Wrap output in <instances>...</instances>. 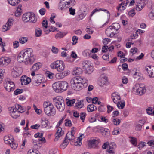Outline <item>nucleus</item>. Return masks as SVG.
<instances>
[{"label": "nucleus", "instance_id": "59", "mask_svg": "<svg viewBox=\"0 0 154 154\" xmlns=\"http://www.w3.org/2000/svg\"><path fill=\"white\" fill-rule=\"evenodd\" d=\"M78 39V38L75 36H74L72 38V40L73 42L72 43L73 45H75L77 43V40Z\"/></svg>", "mask_w": 154, "mask_h": 154}, {"label": "nucleus", "instance_id": "13", "mask_svg": "<svg viewBox=\"0 0 154 154\" xmlns=\"http://www.w3.org/2000/svg\"><path fill=\"white\" fill-rule=\"evenodd\" d=\"M100 131L103 137L106 138L109 137L110 133L108 129L101 127L100 128Z\"/></svg>", "mask_w": 154, "mask_h": 154}, {"label": "nucleus", "instance_id": "58", "mask_svg": "<svg viewBox=\"0 0 154 154\" xmlns=\"http://www.w3.org/2000/svg\"><path fill=\"white\" fill-rule=\"evenodd\" d=\"M82 82V86H86L87 85L88 80L85 78H81Z\"/></svg>", "mask_w": 154, "mask_h": 154}, {"label": "nucleus", "instance_id": "30", "mask_svg": "<svg viewBox=\"0 0 154 154\" xmlns=\"http://www.w3.org/2000/svg\"><path fill=\"white\" fill-rule=\"evenodd\" d=\"M21 1V0H8V3L13 6L18 5Z\"/></svg>", "mask_w": 154, "mask_h": 154}, {"label": "nucleus", "instance_id": "23", "mask_svg": "<svg viewBox=\"0 0 154 154\" xmlns=\"http://www.w3.org/2000/svg\"><path fill=\"white\" fill-rule=\"evenodd\" d=\"M63 0H60L58 5V8L61 10H62L66 8L68 5L64 1H63Z\"/></svg>", "mask_w": 154, "mask_h": 154}, {"label": "nucleus", "instance_id": "26", "mask_svg": "<svg viewBox=\"0 0 154 154\" xmlns=\"http://www.w3.org/2000/svg\"><path fill=\"white\" fill-rule=\"evenodd\" d=\"M29 14V18L30 19V21L31 22L35 23L37 21V19L35 17V14L33 13L28 12Z\"/></svg>", "mask_w": 154, "mask_h": 154}, {"label": "nucleus", "instance_id": "10", "mask_svg": "<svg viewBox=\"0 0 154 154\" xmlns=\"http://www.w3.org/2000/svg\"><path fill=\"white\" fill-rule=\"evenodd\" d=\"M22 72L21 68L19 67H14L11 73V75L12 77L16 78L20 76Z\"/></svg>", "mask_w": 154, "mask_h": 154}, {"label": "nucleus", "instance_id": "21", "mask_svg": "<svg viewBox=\"0 0 154 154\" xmlns=\"http://www.w3.org/2000/svg\"><path fill=\"white\" fill-rule=\"evenodd\" d=\"M83 100H78L75 103L74 107L77 109H79L84 106Z\"/></svg>", "mask_w": 154, "mask_h": 154}, {"label": "nucleus", "instance_id": "35", "mask_svg": "<svg viewBox=\"0 0 154 154\" xmlns=\"http://www.w3.org/2000/svg\"><path fill=\"white\" fill-rule=\"evenodd\" d=\"M40 67L39 63H36L34 64L32 67L31 68V70H33L34 71L38 70Z\"/></svg>", "mask_w": 154, "mask_h": 154}, {"label": "nucleus", "instance_id": "45", "mask_svg": "<svg viewBox=\"0 0 154 154\" xmlns=\"http://www.w3.org/2000/svg\"><path fill=\"white\" fill-rule=\"evenodd\" d=\"M68 143V142L67 141L66 139H65L63 143L60 145V147L61 149H64L67 146Z\"/></svg>", "mask_w": 154, "mask_h": 154}, {"label": "nucleus", "instance_id": "17", "mask_svg": "<svg viewBox=\"0 0 154 154\" xmlns=\"http://www.w3.org/2000/svg\"><path fill=\"white\" fill-rule=\"evenodd\" d=\"M144 6L143 2L140 0L136 2V7L135 8L137 11H141Z\"/></svg>", "mask_w": 154, "mask_h": 154}, {"label": "nucleus", "instance_id": "44", "mask_svg": "<svg viewBox=\"0 0 154 154\" xmlns=\"http://www.w3.org/2000/svg\"><path fill=\"white\" fill-rule=\"evenodd\" d=\"M68 5H71L73 6L75 4V0H63Z\"/></svg>", "mask_w": 154, "mask_h": 154}, {"label": "nucleus", "instance_id": "24", "mask_svg": "<svg viewBox=\"0 0 154 154\" xmlns=\"http://www.w3.org/2000/svg\"><path fill=\"white\" fill-rule=\"evenodd\" d=\"M5 142L6 144H11L13 142L14 138L11 135L5 136L4 137Z\"/></svg>", "mask_w": 154, "mask_h": 154}, {"label": "nucleus", "instance_id": "53", "mask_svg": "<svg viewBox=\"0 0 154 154\" xmlns=\"http://www.w3.org/2000/svg\"><path fill=\"white\" fill-rule=\"evenodd\" d=\"M112 121L114 124L116 125H119L121 122V120L117 118L114 119Z\"/></svg>", "mask_w": 154, "mask_h": 154}, {"label": "nucleus", "instance_id": "50", "mask_svg": "<svg viewBox=\"0 0 154 154\" xmlns=\"http://www.w3.org/2000/svg\"><path fill=\"white\" fill-rule=\"evenodd\" d=\"M64 134V132H61V133H58L55 134L56 137L54 140L55 141H57L59 138L62 135Z\"/></svg>", "mask_w": 154, "mask_h": 154}, {"label": "nucleus", "instance_id": "47", "mask_svg": "<svg viewBox=\"0 0 154 154\" xmlns=\"http://www.w3.org/2000/svg\"><path fill=\"white\" fill-rule=\"evenodd\" d=\"M109 148L110 149L114 150L116 147V143L114 142H112L109 144Z\"/></svg>", "mask_w": 154, "mask_h": 154}, {"label": "nucleus", "instance_id": "3", "mask_svg": "<svg viewBox=\"0 0 154 154\" xmlns=\"http://www.w3.org/2000/svg\"><path fill=\"white\" fill-rule=\"evenodd\" d=\"M120 28L118 23H114L107 28L106 30L105 33L108 36L112 37L116 34L117 31Z\"/></svg>", "mask_w": 154, "mask_h": 154}, {"label": "nucleus", "instance_id": "63", "mask_svg": "<svg viewBox=\"0 0 154 154\" xmlns=\"http://www.w3.org/2000/svg\"><path fill=\"white\" fill-rule=\"evenodd\" d=\"M42 26L43 27L45 28H47L48 21L47 20H43L42 23Z\"/></svg>", "mask_w": 154, "mask_h": 154}, {"label": "nucleus", "instance_id": "12", "mask_svg": "<svg viewBox=\"0 0 154 154\" xmlns=\"http://www.w3.org/2000/svg\"><path fill=\"white\" fill-rule=\"evenodd\" d=\"M99 139H91L89 141L88 145L90 148H95L98 147V144L100 142Z\"/></svg>", "mask_w": 154, "mask_h": 154}, {"label": "nucleus", "instance_id": "4", "mask_svg": "<svg viewBox=\"0 0 154 154\" xmlns=\"http://www.w3.org/2000/svg\"><path fill=\"white\" fill-rule=\"evenodd\" d=\"M53 101L54 105L59 111L62 112L64 110L65 103L62 97H57L53 99Z\"/></svg>", "mask_w": 154, "mask_h": 154}, {"label": "nucleus", "instance_id": "19", "mask_svg": "<svg viewBox=\"0 0 154 154\" xmlns=\"http://www.w3.org/2000/svg\"><path fill=\"white\" fill-rule=\"evenodd\" d=\"M10 59L7 57H2L0 59V66L4 64H8L10 62Z\"/></svg>", "mask_w": 154, "mask_h": 154}, {"label": "nucleus", "instance_id": "48", "mask_svg": "<svg viewBox=\"0 0 154 154\" xmlns=\"http://www.w3.org/2000/svg\"><path fill=\"white\" fill-rule=\"evenodd\" d=\"M65 125L66 126L71 127L72 125L71 121L69 119H66L65 120Z\"/></svg>", "mask_w": 154, "mask_h": 154}, {"label": "nucleus", "instance_id": "46", "mask_svg": "<svg viewBox=\"0 0 154 154\" xmlns=\"http://www.w3.org/2000/svg\"><path fill=\"white\" fill-rule=\"evenodd\" d=\"M28 41V38L25 37H22L19 39V42L21 44H23Z\"/></svg>", "mask_w": 154, "mask_h": 154}, {"label": "nucleus", "instance_id": "27", "mask_svg": "<svg viewBox=\"0 0 154 154\" xmlns=\"http://www.w3.org/2000/svg\"><path fill=\"white\" fill-rule=\"evenodd\" d=\"M68 75L67 72H62L57 73L56 75V77L57 79H60L64 78Z\"/></svg>", "mask_w": 154, "mask_h": 154}, {"label": "nucleus", "instance_id": "52", "mask_svg": "<svg viewBox=\"0 0 154 154\" xmlns=\"http://www.w3.org/2000/svg\"><path fill=\"white\" fill-rule=\"evenodd\" d=\"M86 116V114L85 112H81L80 113V119L83 122H84Z\"/></svg>", "mask_w": 154, "mask_h": 154}, {"label": "nucleus", "instance_id": "56", "mask_svg": "<svg viewBox=\"0 0 154 154\" xmlns=\"http://www.w3.org/2000/svg\"><path fill=\"white\" fill-rule=\"evenodd\" d=\"M146 145V143L145 142H141L137 146V147L140 149H141Z\"/></svg>", "mask_w": 154, "mask_h": 154}, {"label": "nucleus", "instance_id": "6", "mask_svg": "<svg viewBox=\"0 0 154 154\" xmlns=\"http://www.w3.org/2000/svg\"><path fill=\"white\" fill-rule=\"evenodd\" d=\"M51 68L53 69H56L58 72H62L65 68V65L63 61L58 60L54 62L50 65Z\"/></svg>", "mask_w": 154, "mask_h": 154}, {"label": "nucleus", "instance_id": "22", "mask_svg": "<svg viewBox=\"0 0 154 154\" xmlns=\"http://www.w3.org/2000/svg\"><path fill=\"white\" fill-rule=\"evenodd\" d=\"M142 85H140L139 88L136 90V92L140 95H141L144 94L146 91V89L145 87Z\"/></svg>", "mask_w": 154, "mask_h": 154}, {"label": "nucleus", "instance_id": "7", "mask_svg": "<svg viewBox=\"0 0 154 154\" xmlns=\"http://www.w3.org/2000/svg\"><path fill=\"white\" fill-rule=\"evenodd\" d=\"M27 60L29 61H33V63L35 59V57L34 55L33 51L31 48H27L21 51Z\"/></svg>", "mask_w": 154, "mask_h": 154}, {"label": "nucleus", "instance_id": "51", "mask_svg": "<svg viewBox=\"0 0 154 154\" xmlns=\"http://www.w3.org/2000/svg\"><path fill=\"white\" fill-rule=\"evenodd\" d=\"M35 35L36 37L40 36L42 34V30L40 28H38L35 31Z\"/></svg>", "mask_w": 154, "mask_h": 154}, {"label": "nucleus", "instance_id": "64", "mask_svg": "<svg viewBox=\"0 0 154 154\" xmlns=\"http://www.w3.org/2000/svg\"><path fill=\"white\" fill-rule=\"evenodd\" d=\"M149 17L151 19H154V10L152 11L149 14Z\"/></svg>", "mask_w": 154, "mask_h": 154}, {"label": "nucleus", "instance_id": "49", "mask_svg": "<svg viewBox=\"0 0 154 154\" xmlns=\"http://www.w3.org/2000/svg\"><path fill=\"white\" fill-rule=\"evenodd\" d=\"M13 21L14 20L13 19H9L6 23L7 26L8 28L11 26L13 24Z\"/></svg>", "mask_w": 154, "mask_h": 154}, {"label": "nucleus", "instance_id": "34", "mask_svg": "<svg viewBox=\"0 0 154 154\" xmlns=\"http://www.w3.org/2000/svg\"><path fill=\"white\" fill-rule=\"evenodd\" d=\"M29 14L28 13H25L22 16V20L24 22H29L30 19L29 18Z\"/></svg>", "mask_w": 154, "mask_h": 154}, {"label": "nucleus", "instance_id": "31", "mask_svg": "<svg viewBox=\"0 0 154 154\" xmlns=\"http://www.w3.org/2000/svg\"><path fill=\"white\" fill-rule=\"evenodd\" d=\"M82 65L83 69L85 70L91 65V63L90 61H85L83 62Z\"/></svg>", "mask_w": 154, "mask_h": 154}, {"label": "nucleus", "instance_id": "29", "mask_svg": "<svg viewBox=\"0 0 154 154\" xmlns=\"http://www.w3.org/2000/svg\"><path fill=\"white\" fill-rule=\"evenodd\" d=\"M21 7L22 5L20 4L18 5V7H17V9L16 11V12L15 13V16L17 17H20L21 14V13L22 12V10L21 9Z\"/></svg>", "mask_w": 154, "mask_h": 154}, {"label": "nucleus", "instance_id": "33", "mask_svg": "<svg viewBox=\"0 0 154 154\" xmlns=\"http://www.w3.org/2000/svg\"><path fill=\"white\" fill-rule=\"evenodd\" d=\"M97 109V107L93 104L89 105L87 107V110L88 112H91Z\"/></svg>", "mask_w": 154, "mask_h": 154}, {"label": "nucleus", "instance_id": "55", "mask_svg": "<svg viewBox=\"0 0 154 154\" xmlns=\"http://www.w3.org/2000/svg\"><path fill=\"white\" fill-rule=\"evenodd\" d=\"M37 151L35 149H30L27 152V154H39L37 152Z\"/></svg>", "mask_w": 154, "mask_h": 154}, {"label": "nucleus", "instance_id": "36", "mask_svg": "<svg viewBox=\"0 0 154 154\" xmlns=\"http://www.w3.org/2000/svg\"><path fill=\"white\" fill-rule=\"evenodd\" d=\"M88 6L86 4H83L82 5L80 8V10L81 11L84 13L88 11Z\"/></svg>", "mask_w": 154, "mask_h": 154}, {"label": "nucleus", "instance_id": "61", "mask_svg": "<svg viewBox=\"0 0 154 154\" xmlns=\"http://www.w3.org/2000/svg\"><path fill=\"white\" fill-rule=\"evenodd\" d=\"M86 13H81L79 15V20H82L83 19L86 15Z\"/></svg>", "mask_w": 154, "mask_h": 154}, {"label": "nucleus", "instance_id": "15", "mask_svg": "<svg viewBox=\"0 0 154 154\" xmlns=\"http://www.w3.org/2000/svg\"><path fill=\"white\" fill-rule=\"evenodd\" d=\"M20 80L22 85H26L29 84L31 82V80L30 78L24 75L21 77Z\"/></svg>", "mask_w": 154, "mask_h": 154}, {"label": "nucleus", "instance_id": "11", "mask_svg": "<svg viewBox=\"0 0 154 154\" xmlns=\"http://www.w3.org/2000/svg\"><path fill=\"white\" fill-rule=\"evenodd\" d=\"M4 87L5 89L8 92L13 91L15 88L14 83L10 81H7L4 84Z\"/></svg>", "mask_w": 154, "mask_h": 154}, {"label": "nucleus", "instance_id": "14", "mask_svg": "<svg viewBox=\"0 0 154 154\" xmlns=\"http://www.w3.org/2000/svg\"><path fill=\"white\" fill-rule=\"evenodd\" d=\"M146 70L149 75L150 78L154 77V66H148L146 67Z\"/></svg>", "mask_w": 154, "mask_h": 154}, {"label": "nucleus", "instance_id": "28", "mask_svg": "<svg viewBox=\"0 0 154 154\" xmlns=\"http://www.w3.org/2000/svg\"><path fill=\"white\" fill-rule=\"evenodd\" d=\"M74 134H71V132L69 131L67 134L65 139L69 140H72L74 139Z\"/></svg>", "mask_w": 154, "mask_h": 154}, {"label": "nucleus", "instance_id": "43", "mask_svg": "<svg viewBox=\"0 0 154 154\" xmlns=\"http://www.w3.org/2000/svg\"><path fill=\"white\" fill-rule=\"evenodd\" d=\"M66 34V33H62L61 32H59L56 35L55 38L57 39L62 38Z\"/></svg>", "mask_w": 154, "mask_h": 154}, {"label": "nucleus", "instance_id": "42", "mask_svg": "<svg viewBox=\"0 0 154 154\" xmlns=\"http://www.w3.org/2000/svg\"><path fill=\"white\" fill-rule=\"evenodd\" d=\"M15 108L17 109V111H19L20 113H22L24 112L23 107L19 104H17L15 105Z\"/></svg>", "mask_w": 154, "mask_h": 154}, {"label": "nucleus", "instance_id": "54", "mask_svg": "<svg viewBox=\"0 0 154 154\" xmlns=\"http://www.w3.org/2000/svg\"><path fill=\"white\" fill-rule=\"evenodd\" d=\"M75 99L69 100L66 102V104L69 106H72L75 103Z\"/></svg>", "mask_w": 154, "mask_h": 154}, {"label": "nucleus", "instance_id": "62", "mask_svg": "<svg viewBox=\"0 0 154 154\" xmlns=\"http://www.w3.org/2000/svg\"><path fill=\"white\" fill-rule=\"evenodd\" d=\"M69 11L70 14L74 15L75 14V9H73L72 7L70 8L69 9Z\"/></svg>", "mask_w": 154, "mask_h": 154}, {"label": "nucleus", "instance_id": "8", "mask_svg": "<svg viewBox=\"0 0 154 154\" xmlns=\"http://www.w3.org/2000/svg\"><path fill=\"white\" fill-rule=\"evenodd\" d=\"M27 60L29 61H33V63L35 59V57L34 55L33 51L31 48H27L21 51Z\"/></svg>", "mask_w": 154, "mask_h": 154}, {"label": "nucleus", "instance_id": "60", "mask_svg": "<svg viewBox=\"0 0 154 154\" xmlns=\"http://www.w3.org/2000/svg\"><path fill=\"white\" fill-rule=\"evenodd\" d=\"M9 144H10L11 148L13 149H15L17 147V144L14 143V141L13 143H11Z\"/></svg>", "mask_w": 154, "mask_h": 154}, {"label": "nucleus", "instance_id": "38", "mask_svg": "<svg viewBox=\"0 0 154 154\" xmlns=\"http://www.w3.org/2000/svg\"><path fill=\"white\" fill-rule=\"evenodd\" d=\"M82 70L80 68H75V70L73 71L74 73L76 75H80L82 73Z\"/></svg>", "mask_w": 154, "mask_h": 154}, {"label": "nucleus", "instance_id": "32", "mask_svg": "<svg viewBox=\"0 0 154 154\" xmlns=\"http://www.w3.org/2000/svg\"><path fill=\"white\" fill-rule=\"evenodd\" d=\"M124 2H122L119 4V6L117 8L118 12H122L125 9L126 7L124 5Z\"/></svg>", "mask_w": 154, "mask_h": 154}, {"label": "nucleus", "instance_id": "41", "mask_svg": "<svg viewBox=\"0 0 154 154\" xmlns=\"http://www.w3.org/2000/svg\"><path fill=\"white\" fill-rule=\"evenodd\" d=\"M49 124V122L48 120L45 119L42 120L41 122V125L43 128H46Z\"/></svg>", "mask_w": 154, "mask_h": 154}, {"label": "nucleus", "instance_id": "2", "mask_svg": "<svg viewBox=\"0 0 154 154\" xmlns=\"http://www.w3.org/2000/svg\"><path fill=\"white\" fill-rule=\"evenodd\" d=\"M81 77L77 76L72 79L70 81L71 85L74 90L79 91L82 88Z\"/></svg>", "mask_w": 154, "mask_h": 154}, {"label": "nucleus", "instance_id": "5", "mask_svg": "<svg viewBox=\"0 0 154 154\" xmlns=\"http://www.w3.org/2000/svg\"><path fill=\"white\" fill-rule=\"evenodd\" d=\"M43 106L44 112L48 116H53L56 114V111L54 109H53L54 106L50 102H45L43 104Z\"/></svg>", "mask_w": 154, "mask_h": 154}, {"label": "nucleus", "instance_id": "16", "mask_svg": "<svg viewBox=\"0 0 154 154\" xmlns=\"http://www.w3.org/2000/svg\"><path fill=\"white\" fill-rule=\"evenodd\" d=\"M103 11L104 12H106L107 14H108V16L109 17L110 16V13L106 9H105L104 8H96L95 9L93 10L92 12H91V14H90L89 17V20H91V17L93 15V14L96 12L97 11Z\"/></svg>", "mask_w": 154, "mask_h": 154}, {"label": "nucleus", "instance_id": "37", "mask_svg": "<svg viewBox=\"0 0 154 154\" xmlns=\"http://www.w3.org/2000/svg\"><path fill=\"white\" fill-rule=\"evenodd\" d=\"M129 138H130V141L131 143L134 146H136L137 144V139L132 137H130Z\"/></svg>", "mask_w": 154, "mask_h": 154}, {"label": "nucleus", "instance_id": "20", "mask_svg": "<svg viewBox=\"0 0 154 154\" xmlns=\"http://www.w3.org/2000/svg\"><path fill=\"white\" fill-rule=\"evenodd\" d=\"M107 81V78L105 76H101L98 82V84L100 86H103Z\"/></svg>", "mask_w": 154, "mask_h": 154}, {"label": "nucleus", "instance_id": "39", "mask_svg": "<svg viewBox=\"0 0 154 154\" xmlns=\"http://www.w3.org/2000/svg\"><path fill=\"white\" fill-rule=\"evenodd\" d=\"M20 113L17 110L16 111L15 110L14 112L11 113V116L14 118H16L20 116Z\"/></svg>", "mask_w": 154, "mask_h": 154}, {"label": "nucleus", "instance_id": "40", "mask_svg": "<svg viewBox=\"0 0 154 154\" xmlns=\"http://www.w3.org/2000/svg\"><path fill=\"white\" fill-rule=\"evenodd\" d=\"M125 104L124 101L122 102L121 100L117 104V106L119 108L123 109L125 106Z\"/></svg>", "mask_w": 154, "mask_h": 154}, {"label": "nucleus", "instance_id": "25", "mask_svg": "<svg viewBox=\"0 0 154 154\" xmlns=\"http://www.w3.org/2000/svg\"><path fill=\"white\" fill-rule=\"evenodd\" d=\"M42 80L41 79V77L40 75L37 74L35 76H33L32 78V81L33 82L35 83H41L42 82Z\"/></svg>", "mask_w": 154, "mask_h": 154}, {"label": "nucleus", "instance_id": "57", "mask_svg": "<svg viewBox=\"0 0 154 154\" xmlns=\"http://www.w3.org/2000/svg\"><path fill=\"white\" fill-rule=\"evenodd\" d=\"M23 90V89H16L14 92V94L16 95L20 94L22 93Z\"/></svg>", "mask_w": 154, "mask_h": 154}, {"label": "nucleus", "instance_id": "9", "mask_svg": "<svg viewBox=\"0 0 154 154\" xmlns=\"http://www.w3.org/2000/svg\"><path fill=\"white\" fill-rule=\"evenodd\" d=\"M25 58L24 55L23 54V52L21 51L18 56L17 60L18 62L21 63L24 62L26 65H30L33 64L32 61H29Z\"/></svg>", "mask_w": 154, "mask_h": 154}, {"label": "nucleus", "instance_id": "1", "mask_svg": "<svg viewBox=\"0 0 154 154\" xmlns=\"http://www.w3.org/2000/svg\"><path fill=\"white\" fill-rule=\"evenodd\" d=\"M68 86V83L66 81H61L54 83L52 87L55 92L58 93L66 90Z\"/></svg>", "mask_w": 154, "mask_h": 154}, {"label": "nucleus", "instance_id": "18", "mask_svg": "<svg viewBox=\"0 0 154 154\" xmlns=\"http://www.w3.org/2000/svg\"><path fill=\"white\" fill-rule=\"evenodd\" d=\"M112 99L113 102L116 104L118 102L120 101L121 99V98L119 95H118L115 93H113L112 94Z\"/></svg>", "mask_w": 154, "mask_h": 154}]
</instances>
